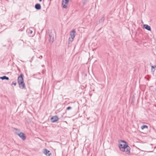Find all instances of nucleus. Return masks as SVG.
<instances>
[{
    "label": "nucleus",
    "instance_id": "nucleus-1",
    "mask_svg": "<svg viewBox=\"0 0 156 156\" xmlns=\"http://www.w3.org/2000/svg\"><path fill=\"white\" fill-rule=\"evenodd\" d=\"M121 142L123 143V144H119V147L120 150L122 152L125 151L126 154L128 155H130V148L127 144V143L125 141L121 140Z\"/></svg>",
    "mask_w": 156,
    "mask_h": 156
},
{
    "label": "nucleus",
    "instance_id": "nucleus-2",
    "mask_svg": "<svg viewBox=\"0 0 156 156\" xmlns=\"http://www.w3.org/2000/svg\"><path fill=\"white\" fill-rule=\"evenodd\" d=\"M76 30L75 29L73 30L70 32V37L69 38V44L72 42L74 40L76 35Z\"/></svg>",
    "mask_w": 156,
    "mask_h": 156
},
{
    "label": "nucleus",
    "instance_id": "nucleus-3",
    "mask_svg": "<svg viewBox=\"0 0 156 156\" xmlns=\"http://www.w3.org/2000/svg\"><path fill=\"white\" fill-rule=\"evenodd\" d=\"M49 33V42L52 44L54 41V32L50 31Z\"/></svg>",
    "mask_w": 156,
    "mask_h": 156
},
{
    "label": "nucleus",
    "instance_id": "nucleus-4",
    "mask_svg": "<svg viewBox=\"0 0 156 156\" xmlns=\"http://www.w3.org/2000/svg\"><path fill=\"white\" fill-rule=\"evenodd\" d=\"M69 2V0H62V6L64 8H66L67 5H68Z\"/></svg>",
    "mask_w": 156,
    "mask_h": 156
},
{
    "label": "nucleus",
    "instance_id": "nucleus-5",
    "mask_svg": "<svg viewBox=\"0 0 156 156\" xmlns=\"http://www.w3.org/2000/svg\"><path fill=\"white\" fill-rule=\"evenodd\" d=\"M50 119L52 123H54L57 121L59 119L57 116H54L51 118Z\"/></svg>",
    "mask_w": 156,
    "mask_h": 156
},
{
    "label": "nucleus",
    "instance_id": "nucleus-6",
    "mask_svg": "<svg viewBox=\"0 0 156 156\" xmlns=\"http://www.w3.org/2000/svg\"><path fill=\"white\" fill-rule=\"evenodd\" d=\"M17 134L23 140H24L26 139V137L24 133L21 132L20 133Z\"/></svg>",
    "mask_w": 156,
    "mask_h": 156
},
{
    "label": "nucleus",
    "instance_id": "nucleus-7",
    "mask_svg": "<svg viewBox=\"0 0 156 156\" xmlns=\"http://www.w3.org/2000/svg\"><path fill=\"white\" fill-rule=\"evenodd\" d=\"M19 87L22 89L24 88L25 87V84L23 81L18 83Z\"/></svg>",
    "mask_w": 156,
    "mask_h": 156
},
{
    "label": "nucleus",
    "instance_id": "nucleus-8",
    "mask_svg": "<svg viewBox=\"0 0 156 156\" xmlns=\"http://www.w3.org/2000/svg\"><path fill=\"white\" fill-rule=\"evenodd\" d=\"M23 74H21L20 76L18 77V83L21 82V81H23Z\"/></svg>",
    "mask_w": 156,
    "mask_h": 156
},
{
    "label": "nucleus",
    "instance_id": "nucleus-9",
    "mask_svg": "<svg viewBox=\"0 0 156 156\" xmlns=\"http://www.w3.org/2000/svg\"><path fill=\"white\" fill-rule=\"evenodd\" d=\"M43 152L46 155L48 156H49L51 154V153H50V151L46 149H45L44 150Z\"/></svg>",
    "mask_w": 156,
    "mask_h": 156
},
{
    "label": "nucleus",
    "instance_id": "nucleus-10",
    "mask_svg": "<svg viewBox=\"0 0 156 156\" xmlns=\"http://www.w3.org/2000/svg\"><path fill=\"white\" fill-rule=\"evenodd\" d=\"M35 8L37 10H40L41 9V6L40 4L37 3L35 6Z\"/></svg>",
    "mask_w": 156,
    "mask_h": 156
},
{
    "label": "nucleus",
    "instance_id": "nucleus-11",
    "mask_svg": "<svg viewBox=\"0 0 156 156\" xmlns=\"http://www.w3.org/2000/svg\"><path fill=\"white\" fill-rule=\"evenodd\" d=\"M144 27L145 29L149 31H151V27L149 26L148 25L144 24Z\"/></svg>",
    "mask_w": 156,
    "mask_h": 156
},
{
    "label": "nucleus",
    "instance_id": "nucleus-12",
    "mask_svg": "<svg viewBox=\"0 0 156 156\" xmlns=\"http://www.w3.org/2000/svg\"><path fill=\"white\" fill-rule=\"evenodd\" d=\"M0 78L2 79V80H9V77L6 76H4L2 77H0Z\"/></svg>",
    "mask_w": 156,
    "mask_h": 156
},
{
    "label": "nucleus",
    "instance_id": "nucleus-13",
    "mask_svg": "<svg viewBox=\"0 0 156 156\" xmlns=\"http://www.w3.org/2000/svg\"><path fill=\"white\" fill-rule=\"evenodd\" d=\"M156 68V66L155 65L154 66H151V71L153 72H154L155 71V69H154Z\"/></svg>",
    "mask_w": 156,
    "mask_h": 156
},
{
    "label": "nucleus",
    "instance_id": "nucleus-14",
    "mask_svg": "<svg viewBox=\"0 0 156 156\" xmlns=\"http://www.w3.org/2000/svg\"><path fill=\"white\" fill-rule=\"evenodd\" d=\"M141 128L142 129H147L148 126L146 125H144L142 126Z\"/></svg>",
    "mask_w": 156,
    "mask_h": 156
},
{
    "label": "nucleus",
    "instance_id": "nucleus-15",
    "mask_svg": "<svg viewBox=\"0 0 156 156\" xmlns=\"http://www.w3.org/2000/svg\"><path fill=\"white\" fill-rule=\"evenodd\" d=\"M105 20L104 17H102L100 20H99V22L100 23H102L104 22Z\"/></svg>",
    "mask_w": 156,
    "mask_h": 156
},
{
    "label": "nucleus",
    "instance_id": "nucleus-16",
    "mask_svg": "<svg viewBox=\"0 0 156 156\" xmlns=\"http://www.w3.org/2000/svg\"><path fill=\"white\" fill-rule=\"evenodd\" d=\"M28 32L29 34H31L33 33V31L32 30H28Z\"/></svg>",
    "mask_w": 156,
    "mask_h": 156
},
{
    "label": "nucleus",
    "instance_id": "nucleus-17",
    "mask_svg": "<svg viewBox=\"0 0 156 156\" xmlns=\"http://www.w3.org/2000/svg\"><path fill=\"white\" fill-rule=\"evenodd\" d=\"M72 109V108L71 107H69H69H68L66 109L67 110H70V109Z\"/></svg>",
    "mask_w": 156,
    "mask_h": 156
},
{
    "label": "nucleus",
    "instance_id": "nucleus-18",
    "mask_svg": "<svg viewBox=\"0 0 156 156\" xmlns=\"http://www.w3.org/2000/svg\"><path fill=\"white\" fill-rule=\"evenodd\" d=\"M12 84L14 85L15 86H16V82H13L12 83Z\"/></svg>",
    "mask_w": 156,
    "mask_h": 156
},
{
    "label": "nucleus",
    "instance_id": "nucleus-19",
    "mask_svg": "<svg viewBox=\"0 0 156 156\" xmlns=\"http://www.w3.org/2000/svg\"><path fill=\"white\" fill-rule=\"evenodd\" d=\"M38 58L40 59H41L42 58V55H41Z\"/></svg>",
    "mask_w": 156,
    "mask_h": 156
},
{
    "label": "nucleus",
    "instance_id": "nucleus-20",
    "mask_svg": "<svg viewBox=\"0 0 156 156\" xmlns=\"http://www.w3.org/2000/svg\"><path fill=\"white\" fill-rule=\"evenodd\" d=\"M19 41L21 43H23V41L22 40H20Z\"/></svg>",
    "mask_w": 156,
    "mask_h": 156
},
{
    "label": "nucleus",
    "instance_id": "nucleus-21",
    "mask_svg": "<svg viewBox=\"0 0 156 156\" xmlns=\"http://www.w3.org/2000/svg\"><path fill=\"white\" fill-rule=\"evenodd\" d=\"M42 0H39L40 2H41Z\"/></svg>",
    "mask_w": 156,
    "mask_h": 156
},
{
    "label": "nucleus",
    "instance_id": "nucleus-22",
    "mask_svg": "<svg viewBox=\"0 0 156 156\" xmlns=\"http://www.w3.org/2000/svg\"><path fill=\"white\" fill-rule=\"evenodd\" d=\"M15 129L16 130H17V129H16V128H15Z\"/></svg>",
    "mask_w": 156,
    "mask_h": 156
}]
</instances>
